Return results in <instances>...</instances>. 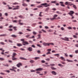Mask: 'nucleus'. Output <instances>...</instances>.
Returning a JSON list of instances; mask_svg holds the SVG:
<instances>
[{"label": "nucleus", "mask_w": 78, "mask_h": 78, "mask_svg": "<svg viewBox=\"0 0 78 78\" xmlns=\"http://www.w3.org/2000/svg\"><path fill=\"white\" fill-rule=\"evenodd\" d=\"M20 41H22L23 43V44H26V45L27 44H29V43H28V42H27L25 41V39H21Z\"/></svg>", "instance_id": "nucleus-1"}, {"label": "nucleus", "mask_w": 78, "mask_h": 78, "mask_svg": "<svg viewBox=\"0 0 78 78\" xmlns=\"http://www.w3.org/2000/svg\"><path fill=\"white\" fill-rule=\"evenodd\" d=\"M69 38L67 37H65L64 38L61 37V39L62 40H64V41H69Z\"/></svg>", "instance_id": "nucleus-2"}, {"label": "nucleus", "mask_w": 78, "mask_h": 78, "mask_svg": "<svg viewBox=\"0 0 78 78\" xmlns=\"http://www.w3.org/2000/svg\"><path fill=\"white\" fill-rule=\"evenodd\" d=\"M13 7H15V8L13 9V10H16V9H19V8H20V6L19 5H16L15 6H13Z\"/></svg>", "instance_id": "nucleus-3"}, {"label": "nucleus", "mask_w": 78, "mask_h": 78, "mask_svg": "<svg viewBox=\"0 0 78 78\" xmlns=\"http://www.w3.org/2000/svg\"><path fill=\"white\" fill-rule=\"evenodd\" d=\"M50 44V43H46L45 42H44L43 45H44V46H45V47H47V46H49V44Z\"/></svg>", "instance_id": "nucleus-4"}, {"label": "nucleus", "mask_w": 78, "mask_h": 78, "mask_svg": "<svg viewBox=\"0 0 78 78\" xmlns=\"http://www.w3.org/2000/svg\"><path fill=\"white\" fill-rule=\"evenodd\" d=\"M41 5H43V6H44V7H47V6H50L49 4H47V3H44L41 4Z\"/></svg>", "instance_id": "nucleus-5"}, {"label": "nucleus", "mask_w": 78, "mask_h": 78, "mask_svg": "<svg viewBox=\"0 0 78 78\" xmlns=\"http://www.w3.org/2000/svg\"><path fill=\"white\" fill-rule=\"evenodd\" d=\"M58 17V15H55L53 16L54 18H50V19L51 20H54L55 19H56V17Z\"/></svg>", "instance_id": "nucleus-6"}, {"label": "nucleus", "mask_w": 78, "mask_h": 78, "mask_svg": "<svg viewBox=\"0 0 78 78\" xmlns=\"http://www.w3.org/2000/svg\"><path fill=\"white\" fill-rule=\"evenodd\" d=\"M22 64L21 63H18V64H17L16 65V66L18 67H20V66H22Z\"/></svg>", "instance_id": "nucleus-7"}, {"label": "nucleus", "mask_w": 78, "mask_h": 78, "mask_svg": "<svg viewBox=\"0 0 78 78\" xmlns=\"http://www.w3.org/2000/svg\"><path fill=\"white\" fill-rule=\"evenodd\" d=\"M74 13V12L72 11H70V12L68 13V14H69V15L73 14Z\"/></svg>", "instance_id": "nucleus-8"}, {"label": "nucleus", "mask_w": 78, "mask_h": 78, "mask_svg": "<svg viewBox=\"0 0 78 78\" xmlns=\"http://www.w3.org/2000/svg\"><path fill=\"white\" fill-rule=\"evenodd\" d=\"M28 51H33L32 48L31 47H30L29 48H28Z\"/></svg>", "instance_id": "nucleus-9"}, {"label": "nucleus", "mask_w": 78, "mask_h": 78, "mask_svg": "<svg viewBox=\"0 0 78 78\" xmlns=\"http://www.w3.org/2000/svg\"><path fill=\"white\" fill-rule=\"evenodd\" d=\"M51 73L52 74H53V75H56V72L54 71H52Z\"/></svg>", "instance_id": "nucleus-10"}, {"label": "nucleus", "mask_w": 78, "mask_h": 78, "mask_svg": "<svg viewBox=\"0 0 78 78\" xmlns=\"http://www.w3.org/2000/svg\"><path fill=\"white\" fill-rule=\"evenodd\" d=\"M43 69L42 68H39L37 69H36V71H40V70H42Z\"/></svg>", "instance_id": "nucleus-11"}, {"label": "nucleus", "mask_w": 78, "mask_h": 78, "mask_svg": "<svg viewBox=\"0 0 78 78\" xmlns=\"http://www.w3.org/2000/svg\"><path fill=\"white\" fill-rule=\"evenodd\" d=\"M18 17L20 18L21 19H24V17L22 15H20L18 16Z\"/></svg>", "instance_id": "nucleus-12"}, {"label": "nucleus", "mask_w": 78, "mask_h": 78, "mask_svg": "<svg viewBox=\"0 0 78 78\" xmlns=\"http://www.w3.org/2000/svg\"><path fill=\"white\" fill-rule=\"evenodd\" d=\"M66 61H67V62H73V60H70L69 59H66Z\"/></svg>", "instance_id": "nucleus-13"}, {"label": "nucleus", "mask_w": 78, "mask_h": 78, "mask_svg": "<svg viewBox=\"0 0 78 78\" xmlns=\"http://www.w3.org/2000/svg\"><path fill=\"white\" fill-rule=\"evenodd\" d=\"M16 55H17V54L16 53L13 52V56L12 57H15Z\"/></svg>", "instance_id": "nucleus-14"}, {"label": "nucleus", "mask_w": 78, "mask_h": 78, "mask_svg": "<svg viewBox=\"0 0 78 78\" xmlns=\"http://www.w3.org/2000/svg\"><path fill=\"white\" fill-rule=\"evenodd\" d=\"M37 36H38V37L37 38V39H41V34H39L38 35H37Z\"/></svg>", "instance_id": "nucleus-15"}, {"label": "nucleus", "mask_w": 78, "mask_h": 78, "mask_svg": "<svg viewBox=\"0 0 78 78\" xmlns=\"http://www.w3.org/2000/svg\"><path fill=\"white\" fill-rule=\"evenodd\" d=\"M12 60H17V58L14 57H12Z\"/></svg>", "instance_id": "nucleus-16"}, {"label": "nucleus", "mask_w": 78, "mask_h": 78, "mask_svg": "<svg viewBox=\"0 0 78 78\" xmlns=\"http://www.w3.org/2000/svg\"><path fill=\"white\" fill-rule=\"evenodd\" d=\"M73 4H72V2H68V5H70V6H72V5H73Z\"/></svg>", "instance_id": "nucleus-17"}, {"label": "nucleus", "mask_w": 78, "mask_h": 78, "mask_svg": "<svg viewBox=\"0 0 78 78\" xmlns=\"http://www.w3.org/2000/svg\"><path fill=\"white\" fill-rule=\"evenodd\" d=\"M42 12H40L39 15V17H42V16H43L42 15Z\"/></svg>", "instance_id": "nucleus-18"}, {"label": "nucleus", "mask_w": 78, "mask_h": 78, "mask_svg": "<svg viewBox=\"0 0 78 78\" xmlns=\"http://www.w3.org/2000/svg\"><path fill=\"white\" fill-rule=\"evenodd\" d=\"M22 5L23 6L25 7V6H27V4H25V3H24L22 4Z\"/></svg>", "instance_id": "nucleus-19"}, {"label": "nucleus", "mask_w": 78, "mask_h": 78, "mask_svg": "<svg viewBox=\"0 0 78 78\" xmlns=\"http://www.w3.org/2000/svg\"><path fill=\"white\" fill-rule=\"evenodd\" d=\"M60 3H61V5L62 6H65V5H63V2H60Z\"/></svg>", "instance_id": "nucleus-20"}, {"label": "nucleus", "mask_w": 78, "mask_h": 78, "mask_svg": "<svg viewBox=\"0 0 78 78\" xmlns=\"http://www.w3.org/2000/svg\"><path fill=\"white\" fill-rule=\"evenodd\" d=\"M60 58L62 60H63V61H65V59L64 58L62 57H61Z\"/></svg>", "instance_id": "nucleus-21"}, {"label": "nucleus", "mask_w": 78, "mask_h": 78, "mask_svg": "<svg viewBox=\"0 0 78 78\" xmlns=\"http://www.w3.org/2000/svg\"><path fill=\"white\" fill-rule=\"evenodd\" d=\"M20 59H23V60H27V59L24 58L20 57Z\"/></svg>", "instance_id": "nucleus-22"}, {"label": "nucleus", "mask_w": 78, "mask_h": 78, "mask_svg": "<svg viewBox=\"0 0 78 78\" xmlns=\"http://www.w3.org/2000/svg\"><path fill=\"white\" fill-rule=\"evenodd\" d=\"M17 45L18 47H20L21 46H22V44H20L17 43Z\"/></svg>", "instance_id": "nucleus-23"}, {"label": "nucleus", "mask_w": 78, "mask_h": 78, "mask_svg": "<svg viewBox=\"0 0 78 78\" xmlns=\"http://www.w3.org/2000/svg\"><path fill=\"white\" fill-rule=\"evenodd\" d=\"M11 37H17V35H11Z\"/></svg>", "instance_id": "nucleus-24"}, {"label": "nucleus", "mask_w": 78, "mask_h": 78, "mask_svg": "<svg viewBox=\"0 0 78 78\" xmlns=\"http://www.w3.org/2000/svg\"><path fill=\"white\" fill-rule=\"evenodd\" d=\"M51 68L52 70H56L57 69L56 68H54L53 67H51Z\"/></svg>", "instance_id": "nucleus-25"}, {"label": "nucleus", "mask_w": 78, "mask_h": 78, "mask_svg": "<svg viewBox=\"0 0 78 78\" xmlns=\"http://www.w3.org/2000/svg\"><path fill=\"white\" fill-rule=\"evenodd\" d=\"M12 5H19V3L17 2H15L14 3H13Z\"/></svg>", "instance_id": "nucleus-26"}, {"label": "nucleus", "mask_w": 78, "mask_h": 78, "mask_svg": "<svg viewBox=\"0 0 78 78\" xmlns=\"http://www.w3.org/2000/svg\"><path fill=\"white\" fill-rule=\"evenodd\" d=\"M34 60H31L30 61V63H31L32 64H33V63H34Z\"/></svg>", "instance_id": "nucleus-27"}, {"label": "nucleus", "mask_w": 78, "mask_h": 78, "mask_svg": "<svg viewBox=\"0 0 78 78\" xmlns=\"http://www.w3.org/2000/svg\"><path fill=\"white\" fill-rule=\"evenodd\" d=\"M32 33H33V34H34V35H36V34H37V33L35 31H33L32 32Z\"/></svg>", "instance_id": "nucleus-28"}, {"label": "nucleus", "mask_w": 78, "mask_h": 78, "mask_svg": "<svg viewBox=\"0 0 78 78\" xmlns=\"http://www.w3.org/2000/svg\"><path fill=\"white\" fill-rule=\"evenodd\" d=\"M0 44H1V45H5V43L3 42H0Z\"/></svg>", "instance_id": "nucleus-29"}, {"label": "nucleus", "mask_w": 78, "mask_h": 78, "mask_svg": "<svg viewBox=\"0 0 78 78\" xmlns=\"http://www.w3.org/2000/svg\"><path fill=\"white\" fill-rule=\"evenodd\" d=\"M45 60L46 61H50V59L49 58H47L45 59Z\"/></svg>", "instance_id": "nucleus-30"}, {"label": "nucleus", "mask_w": 78, "mask_h": 78, "mask_svg": "<svg viewBox=\"0 0 78 78\" xmlns=\"http://www.w3.org/2000/svg\"><path fill=\"white\" fill-rule=\"evenodd\" d=\"M34 58L35 60H36V59H40V58L39 57H35Z\"/></svg>", "instance_id": "nucleus-31"}, {"label": "nucleus", "mask_w": 78, "mask_h": 78, "mask_svg": "<svg viewBox=\"0 0 78 78\" xmlns=\"http://www.w3.org/2000/svg\"><path fill=\"white\" fill-rule=\"evenodd\" d=\"M61 30H62V31H63L64 30H65V29H64V27H62L61 28H60Z\"/></svg>", "instance_id": "nucleus-32"}, {"label": "nucleus", "mask_w": 78, "mask_h": 78, "mask_svg": "<svg viewBox=\"0 0 78 78\" xmlns=\"http://www.w3.org/2000/svg\"><path fill=\"white\" fill-rule=\"evenodd\" d=\"M4 60H5V59H4L3 58H0V61H3Z\"/></svg>", "instance_id": "nucleus-33"}, {"label": "nucleus", "mask_w": 78, "mask_h": 78, "mask_svg": "<svg viewBox=\"0 0 78 78\" xmlns=\"http://www.w3.org/2000/svg\"><path fill=\"white\" fill-rule=\"evenodd\" d=\"M49 7L46 8L45 10V11H48V10H49Z\"/></svg>", "instance_id": "nucleus-34"}, {"label": "nucleus", "mask_w": 78, "mask_h": 78, "mask_svg": "<svg viewBox=\"0 0 78 78\" xmlns=\"http://www.w3.org/2000/svg\"><path fill=\"white\" fill-rule=\"evenodd\" d=\"M38 8H42V6L41 5H38L37 6Z\"/></svg>", "instance_id": "nucleus-35"}, {"label": "nucleus", "mask_w": 78, "mask_h": 78, "mask_svg": "<svg viewBox=\"0 0 78 78\" xmlns=\"http://www.w3.org/2000/svg\"><path fill=\"white\" fill-rule=\"evenodd\" d=\"M65 4L66 5H69V2H66L65 3Z\"/></svg>", "instance_id": "nucleus-36"}, {"label": "nucleus", "mask_w": 78, "mask_h": 78, "mask_svg": "<svg viewBox=\"0 0 78 78\" xmlns=\"http://www.w3.org/2000/svg\"><path fill=\"white\" fill-rule=\"evenodd\" d=\"M67 28L68 29V30H71V29H72V27H68Z\"/></svg>", "instance_id": "nucleus-37"}, {"label": "nucleus", "mask_w": 78, "mask_h": 78, "mask_svg": "<svg viewBox=\"0 0 78 78\" xmlns=\"http://www.w3.org/2000/svg\"><path fill=\"white\" fill-rule=\"evenodd\" d=\"M13 28L14 30H15V31H16L17 30V27H13Z\"/></svg>", "instance_id": "nucleus-38"}, {"label": "nucleus", "mask_w": 78, "mask_h": 78, "mask_svg": "<svg viewBox=\"0 0 78 78\" xmlns=\"http://www.w3.org/2000/svg\"><path fill=\"white\" fill-rule=\"evenodd\" d=\"M58 66H59L60 67H61L62 66V67H64V66L62 65L61 64H58Z\"/></svg>", "instance_id": "nucleus-39"}, {"label": "nucleus", "mask_w": 78, "mask_h": 78, "mask_svg": "<svg viewBox=\"0 0 78 78\" xmlns=\"http://www.w3.org/2000/svg\"><path fill=\"white\" fill-rule=\"evenodd\" d=\"M47 31L48 32H52V30H51V29H50V30H48Z\"/></svg>", "instance_id": "nucleus-40"}, {"label": "nucleus", "mask_w": 78, "mask_h": 78, "mask_svg": "<svg viewBox=\"0 0 78 78\" xmlns=\"http://www.w3.org/2000/svg\"><path fill=\"white\" fill-rule=\"evenodd\" d=\"M73 8H75V9H76V5H73Z\"/></svg>", "instance_id": "nucleus-41"}, {"label": "nucleus", "mask_w": 78, "mask_h": 78, "mask_svg": "<svg viewBox=\"0 0 78 78\" xmlns=\"http://www.w3.org/2000/svg\"><path fill=\"white\" fill-rule=\"evenodd\" d=\"M13 22L14 23H17V20H14L13 21Z\"/></svg>", "instance_id": "nucleus-42"}, {"label": "nucleus", "mask_w": 78, "mask_h": 78, "mask_svg": "<svg viewBox=\"0 0 78 78\" xmlns=\"http://www.w3.org/2000/svg\"><path fill=\"white\" fill-rule=\"evenodd\" d=\"M41 31H43V33H46V31L42 29L41 30Z\"/></svg>", "instance_id": "nucleus-43"}, {"label": "nucleus", "mask_w": 78, "mask_h": 78, "mask_svg": "<svg viewBox=\"0 0 78 78\" xmlns=\"http://www.w3.org/2000/svg\"><path fill=\"white\" fill-rule=\"evenodd\" d=\"M0 74L1 75H5V74L4 73H0Z\"/></svg>", "instance_id": "nucleus-44"}, {"label": "nucleus", "mask_w": 78, "mask_h": 78, "mask_svg": "<svg viewBox=\"0 0 78 78\" xmlns=\"http://www.w3.org/2000/svg\"><path fill=\"white\" fill-rule=\"evenodd\" d=\"M50 65L51 66H55V65L54 64H50Z\"/></svg>", "instance_id": "nucleus-45"}, {"label": "nucleus", "mask_w": 78, "mask_h": 78, "mask_svg": "<svg viewBox=\"0 0 78 78\" xmlns=\"http://www.w3.org/2000/svg\"><path fill=\"white\" fill-rule=\"evenodd\" d=\"M44 28H46V29H49V28H48V26H45L44 27Z\"/></svg>", "instance_id": "nucleus-46"}, {"label": "nucleus", "mask_w": 78, "mask_h": 78, "mask_svg": "<svg viewBox=\"0 0 78 78\" xmlns=\"http://www.w3.org/2000/svg\"><path fill=\"white\" fill-rule=\"evenodd\" d=\"M3 50V49L1 48V49H0V50L2 51V52H4L5 51V50Z\"/></svg>", "instance_id": "nucleus-47"}, {"label": "nucleus", "mask_w": 78, "mask_h": 78, "mask_svg": "<svg viewBox=\"0 0 78 78\" xmlns=\"http://www.w3.org/2000/svg\"><path fill=\"white\" fill-rule=\"evenodd\" d=\"M56 1H52V2H51V3H56Z\"/></svg>", "instance_id": "nucleus-48"}, {"label": "nucleus", "mask_w": 78, "mask_h": 78, "mask_svg": "<svg viewBox=\"0 0 78 78\" xmlns=\"http://www.w3.org/2000/svg\"><path fill=\"white\" fill-rule=\"evenodd\" d=\"M37 47H39L40 48H41V46L39 44H37Z\"/></svg>", "instance_id": "nucleus-49"}, {"label": "nucleus", "mask_w": 78, "mask_h": 78, "mask_svg": "<svg viewBox=\"0 0 78 78\" xmlns=\"http://www.w3.org/2000/svg\"><path fill=\"white\" fill-rule=\"evenodd\" d=\"M49 54H50V51H48V52L46 53V55H49Z\"/></svg>", "instance_id": "nucleus-50"}, {"label": "nucleus", "mask_w": 78, "mask_h": 78, "mask_svg": "<svg viewBox=\"0 0 78 78\" xmlns=\"http://www.w3.org/2000/svg\"><path fill=\"white\" fill-rule=\"evenodd\" d=\"M30 72H36V70H32L30 71Z\"/></svg>", "instance_id": "nucleus-51"}, {"label": "nucleus", "mask_w": 78, "mask_h": 78, "mask_svg": "<svg viewBox=\"0 0 78 78\" xmlns=\"http://www.w3.org/2000/svg\"><path fill=\"white\" fill-rule=\"evenodd\" d=\"M44 67H50V65H44Z\"/></svg>", "instance_id": "nucleus-52"}, {"label": "nucleus", "mask_w": 78, "mask_h": 78, "mask_svg": "<svg viewBox=\"0 0 78 78\" xmlns=\"http://www.w3.org/2000/svg\"><path fill=\"white\" fill-rule=\"evenodd\" d=\"M73 37L74 38H77V37L75 35H73Z\"/></svg>", "instance_id": "nucleus-53"}, {"label": "nucleus", "mask_w": 78, "mask_h": 78, "mask_svg": "<svg viewBox=\"0 0 78 78\" xmlns=\"http://www.w3.org/2000/svg\"><path fill=\"white\" fill-rule=\"evenodd\" d=\"M72 22H76V20H73L72 21Z\"/></svg>", "instance_id": "nucleus-54"}, {"label": "nucleus", "mask_w": 78, "mask_h": 78, "mask_svg": "<svg viewBox=\"0 0 78 78\" xmlns=\"http://www.w3.org/2000/svg\"><path fill=\"white\" fill-rule=\"evenodd\" d=\"M13 69H17V67H12Z\"/></svg>", "instance_id": "nucleus-55"}, {"label": "nucleus", "mask_w": 78, "mask_h": 78, "mask_svg": "<svg viewBox=\"0 0 78 78\" xmlns=\"http://www.w3.org/2000/svg\"><path fill=\"white\" fill-rule=\"evenodd\" d=\"M51 49H48V51H51Z\"/></svg>", "instance_id": "nucleus-56"}, {"label": "nucleus", "mask_w": 78, "mask_h": 78, "mask_svg": "<svg viewBox=\"0 0 78 78\" xmlns=\"http://www.w3.org/2000/svg\"><path fill=\"white\" fill-rule=\"evenodd\" d=\"M5 72H8V73H9V71L8 70H6L5 71Z\"/></svg>", "instance_id": "nucleus-57"}, {"label": "nucleus", "mask_w": 78, "mask_h": 78, "mask_svg": "<svg viewBox=\"0 0 78 78\" xmlns=\"http://www.w3.org/2000/svg\"><path fill=\"white\" fill-rule=\"evenodd\" d=\"M65 55L67 57L68 56V55L67 53H65Z\"/></svg>", "instance_id": "nucleus-58"}, {"label": "nucleus", "mask_w": 78, "mask_h": 78, "mask_svg": "<svg viewBox=\"0 0 78 78\" xmlns=\"http://www.w3.org/2000/svg\"><path fill=\"white\" fill-rule=\"evenodd\" d=\"M75 53H76V54L78 53V50H76V51H75Z\"/></svg>", "instance_id": "nucleus-59"}, {"label": "nucleus", "mask_w": 78, "mask_h": 78, "mask_svg": "<svg viewBox=\"0 0 78 78\" xmlns=\"http://www.w3.org/2000/svg\"><path fill=\"white\" fill-rule=\"evenodd\" d=\"M52 10H53V11H56V8H54L52 9Z\"/></svg>", "instance_id": "nucleus-60"}, {"label": "nucleus", "mask_w": 78, "mask_h": 78, "mask_svg": "<svg viewBox=\"0 0 78 78\" xmlns=\"http://www.w3.org/2000/svg\"><path fill=\"white\" fill-rule=\"evenodd\" d=\"M41 62L42 63H44V62H45V61H44V60H42V61H41Z\"/></svg>", "instance_id": "nucleus-61"}, {"label": "nucleus", "mask_w": 78, "mask_h": 78, "mask_svg": "<svg viewBox=\"0 0 78 78\" xmlns=\"http://www.w3.org/2000/svg\"><path fill=\"white\" fill-rule=\"evenodd\" d=\"M37 52L38 53H41V51L38 50L37 51Z\"/></svg>", "instance_id": "nucleus-62"}, {"label": "nucleus", "mask_w": 78, "mask_h": 78, "mask_svg": "<svg viewBox=\"0 0 78 78\" xmlns=\"http://www.w3.org/2000/svg\"><path fill=\"white\" fill-rule=\"evenodd\" d=\"M20 50H21L23 51V50H25V49L21 48H20Z\"/></svg>", "instance_id": "nucleus-63"}, {"label": "nucleus", "mask_w": 78, "mask_h": 78, "mask_svg": "<svg viewBox=\"0 0 78 78\" xmlns=\"http://www.w3.org/2000/svg\"><path fill=\"white\" fill-rule=\"evenodd\" d=\"M75 47H78V44H77L75 45Z\"/></svg>", "instance_id": "nucleus-64"}]
</instances>
